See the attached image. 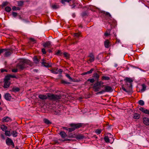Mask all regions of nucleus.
Segmentation results:
<instances>
[{"instance_id": "f257e3e1", "label": "nucleus", "mask_w": 149, "mask_h": 149, "mask_svg": "<svg viewBox=\"0 0 149 149\" xmlns=\"http://www.w3.org/2000/svg\"><path fill=\"white\" fill-rule=\"evenodd\" d=\"M47 95L43 94H40L38 95V97L41 100H45L48 98V99L53 101L58 102L61 98V95H56L53 94L47 93Z\"/></svg>"}, {"instance_id": "f03ea898", "label": "nucleus", "mask_w": 149, "mask_h": 149, "mask_svg": "<svg viewBox=\"0 0 149 149\" xmlns=\"http://www.w3.org/2000/svg\"><path fill=\"white\" fill-rule=\"evenodd\" d=\"M29 60L25 59H22L17 64V68L21 70H23L25 68L27 67V65L29 64Z\"/></svg>"}, {"instance_id": "7ed1b4c3", "label": "nucleus", "mask_w": 149, "mask_h": 149, "mask_svg": "<svg viewBox=\"0 0 149 149\" xmlns=\"http://www.w3.org/2000/svg\"><path fill=\"white\" fill-rule=\"evenodd\" d=\"M103 84V82L102 81H97L94 84L93 88L95 91H98L104 86Z\"/></svg>"}, {"instance_id": "20e7f679", "label": "nucleus", "mask_w": 149, "mask_h": 149, "mask_svg": "<svg viewBox=\"0 0 149 149\" xmlns=\"http://www.w3.org/2000/svg\"><path fill=\"white\" fill-rule=\"evenodd\" d=\"M124 81H125L126 86L128 87H130L132 88V83L133 81L132 79L130 78L126 77L124 79Z\"/></svg>"}, {"instance_id": "39448f33", "label": "nucleus", "mask_w": 149, "mask_h": 149, "mask_svg": "<svg viewBox=\"0 0 149 149\" xmlns=\"http://www.w3.org/2000/svg\"><path fill=\"white\" fill-rule=\"evenodd\" d=\"M6 144L8 146H12L11 147L14 148L15 147V145L13 140L10 138L7 137L6 140Z\"/></svg>"}, {"instance_id": "423d86ee", "label": "nucleus", "mask_w": 149, "mask_h": 149, "mask_svg": "<svg viewBox=\"0 0 149 149\" xmlns=\"http://www.w3.org/2000/svg\"><path fill=\"white\" fill-rule=\"evenodd\" d=\"M104 90H102L101 91L99 92L98 93L102 94L104 92H111L112 91V88L110 86H104Z\"/></svg>"}, {"instance_id": "0eeeda50", "label": "nucleus", "mask_w": 149, "mask_h": 149, "mask_svg": "<svg viewBox=\"0 0 149 149\" xmlns=\"http://www.w3.org/2000/svg\"><path fill=\"white\" fill-rule=\"evenodd\" d=\"M82 124L81 123H79L77 124L72 123L70 124V126L71 127H74L75 128V130L76 129H78L80 128L82 126Z\"/></svg>"}, {"instance_id": "6e6552de", "label": "nucleus", "mask_w": 149, "mask_h": 149, "mask_svg": "<svg viewBox=\"0 0 149 149\" xmlns=\"http://www.w3.org/2000/svg\"><path fill=\"white\" fill-rule=\"evenodd\" d=\"M126 88H125L123 86H122V88L124 91L129 94L131 92L132 88L128 87L126 86Z\"/></svg>"}, {"instance_id": "1a4fd4ad", "label": "nucleus", "mask_w": 149, "mask_h": 149, "mask_svg": "<svg viewBox=\"0 0 149 149\" xmlns=\"http://www.w3.org/2000/svg\"><path fill=\"white\" fill-rule=\"evenodd\" d=\"M90 58L88 61L90 63L92 62L95 60V57L93 54L92 53H90L88 56Z\"/></svg>"}, {"instance_id": "9d476101", "label": "nucleus", "mask_w": 149, "mask_h": 149, "mask_svg": "<svg viewBox=\"0 0 149 149\" xmlns=\"http://www.w3.org/2000/svg\"><path fill=\"white\" fill-rule=\"evenodd\" d=\"M43 46L45 47H47L48 48H50L52 46L51 42L50 41H47L43 44Z\"/></svg>"}, {"instance_id": "9b49d317", "label": "nucleus", "mask_w": 149, "mask_h": 149, "mask_svg": "<svg viewBox=\"0 0 149 149\" xmlns=\"http://www.w3.org/2000/svg\"><path fill=\"white\" fill-rule=\"evenodd\" d=\"M4 97L5 99L8 101H10L11 98V97L10 94L8 93L5 94Z\"/></svg>"}, {"instance_id": "f8f14e48", "label": "nucleus", "mask_w": 149, "mask_h": 149, "mask_svg": "<svg viewBox=\"0 0 149 149\" xmlns=\"http://www.w3.org/2000/svg\"><path fill=\"white\" fill-rule=\"evenodd\" d=\"M143 123L146 125H149V118L146 117L143 118Z\"/></svg>"}, {"instance_id": "ddd939ff", "label": "nucleus", "mask_w": 149, "mask_h": 149, "mask_svg": "<svg viewBox=\"0 0 149 149\" xmlns=\"http://www.w3.org/2000/svg\"><path fill=\"white\" fill-rule=\"evenodd\" d=\"M2 121L3 122H8L11 121H12V119L10 118L8 116H6L3 118Z\"/></svg>"}, {"instance_id": "4468645a", "label": "nucleus", "mask_w": 149, "mask_h": 149, "mask_svg": "<svg viewBox=\"0 0 149 149\" xmlns=\"http://www.w3.org/2000/svg\"><path fill=\"white\" fill-rule=\"evenodd\" d=\"M139 109L140 111L146 114H149V110L145 109L144 108L142 107H140Z\"/></svg>"}, {"instance_id": "2eb2a0df", "label": "nucleus", "mask_w": 149, "mask_h": 149, "mask_svg": "<svg viewBox=\"0 0 149 149\" xmlns=\"http://www.w3.org/2000/svg\"><path fill=\"white\" fill-rule=\"evenodd\" d=\"M42 61V64L45 67H47V68L51 67V66H52L51 63L49 64L45 62L44 60V59H43Z\"/></svg>"}, {"instance_id": "dca6fc26", "label": "nucleus", "mask_w": 149, "mask_h": 149, "mask_svg": "<svg viewBox=\"0 0 149 149\" xmlns=\"http://www.w3.org/2000/svg\"><path fill=\"white\" fill-rule=\"evenodd\" d=\"M10 81H4L3 87L4 88H8L10 85Z\"/></svg>"}, {"instance_id": "f3484780", "label": "nucleus", "mask_w": 149, "mask_h": 149, "mask_svg": "<svg viewBox=\"0 0 149 149\" xmlns=\"http://www.w3.org/2000/svg\"><path fill=\"white\" fill-rule=\"evenodd\" d=\"M75 138L77 139H82L84 138V136L81 134H79L76 135Z\"/></svg>"}, {"instance_id": "a211bd4d", "label": "nucleus", "mask_w": 149, "mask_h": 149, "mask_svg": "<svg viewBox=\"0 0 149 149\" xmlns=\"http://www.w3.org/2000/svg\"><path fill=\"white\" fill-rule=\"evenodd\" d=\"M5 52V53L4 56L6 57L9 56L12 54V52L7 50Z\"/></svg>"}, {"instance_id": "6ab92c4d", "label": "nucleus", "mask_w": 149, "mask_h": 149, "mask_svg": "<svg viewBox=\"0 0 149 149\" xmlns=\"http://www.w3.org/2000/svg\"><path fill=\"white\" fill-rule=\"evenodd\" d=\"M104 139L106 143H111V141L109 136H105L104 138Z\"/></svg>"}, {"instance_id": "aec40b11", "label": "nucleus", "mask_w": 149, "mask_h": 149, "mask_svg": "<svg viewBox=\"0 0 149 149\" xmlns=\"http://www.w3.org/2000/svg\"><path fill=\"white\" fill-rule=\"evenodd\" d=\"M110 43L109 41L108 40H107L104 42V45L105 48H108Z\"/></svg>"}, {"instance_id": "412c9836", "label": "nucleus", "mask_w": 149, "mask_h": 149, "mask_svg": "<svg viewBox=\"0 0 149 149\" xmlns=\"http://www.w3.org/2000/svg\"><path fill=\"white\" fill-rule=\"evenodd\" d=\"M60 135L63 138H65L67 136V134L63 131L61 132L60 133Z\"/></svg>"}, {"instance_id": "4be33fe9", "label": "nucleus", "mask_w": 149, "mask_h": 149, "mask_svg": "<svg viewBox=\"0 0 149 149\" xmlns=\"http://www.w3.org/2000/svg\"><path fill=\"white\" fill-rule=\"evenodd\" d=\"M93 77L95 78V80L98 81L99 78V75L97 73H95L93 74Z\"/></svg>"}, {"instance_id": "5701e85b", "label": "nucleus", "mask_w": 149, "mask_h": 149, "mask_svg": "<svg viewBox=\"0 0 149 149\" xmlns=\"http://www.w3.org/2000/svg\"><path fill=\"white\" fill-rule=\"evenodd\" d=\"M142 88L140 90V91L141 92H143L145 91L146 90V86L144 84H143L141 85Z\"/></svg>"}, {"instance_id": "b1692460", "label": "nucleus", "mask_w": 149, "mask_h": 149, "mask_svg": "<svg viewBox=\"0 0 149 149\" xmlns=\"http://www.w3.org/2000/svg\"><path fill=\"white\" fill-rule=\"evenodd\" d=\"M19 90L20 89L19 88L16 87H13L12 88L11 90V91L15 92H18Z\"/></svg>"}, {"instance_id": "393cba45", "label": "nucleus", "mask_w": 149, "mask_h": 149, "mask_svg": "<svg viewBox=\"0 0 149 149\" xmlns=\"http://www.w3.org/2000/svg\"><path fill=\"white\" fill-rule=\"evenodd\" d=\"M133 118L135 119H138L140 118V116L139 114L134 113L133 117Z\"/></svg>"}, {"instance_id": "a878e982", "label": "nucleus", "mask_w": 149, "mask_h": 149, "mask_svg": "<svg viewBox=\"0 0 149 149\" xmlns=\"http://www.w3.org/2000/svg\"><path fill=\"white\" fill-rule=\"evenodd\" d=\"M5 132V135L8 136H10L11 135V133L10 131L6 130Z\"/></svg>"}, {"instance_id": "bb28decb", "label": "nucleus", "mask_w": 149, "mask_h": 149, "mask_svg": "<svg viewBox=\"0 0 149 149\" xmlns=\"http://www.w3.org/2000/svg\"><path fill=\"white\" fill-rule=\"evenodd\" d=\"M11 135L12 134L13 136L14 137H16L17 136V132L15 131H12Z\"/></svg>"}, {"instance_id": "cd10ccee", "label": "nucleus", "mask_w": 149, "mask_h": 149, "mask_svg": "<svg viewBox=\"0 0 149 149\" xmlns=\"http://www.w3.org/2000/svg\"><path fill=\"white\" fill-rule=\"evenodd\" d=\"M111 29H108L106 32L104 33V35L106 36H108L110 35V32Z\"/></svg>"}, {"instance_id": "c85d7f7f", "label": "nucleus", "mask_w": 149, "mask_h": 149, "mask_svg": "<svg viewBox=\"0 0 149 149\" xmlns=\"http://www.w3.org/2000/svg\"><path fill=\"white\" fill-rule=\"evenodd\" d=\"M108 135H109V138L110 139L111 141V143H112L114 140V139L113 137V136L110 133H109Z\"/></svg>"}, {"instance_id": "c756f323", "label": "nucleus", "mask_w": 149, "mask_h": 149, "mask_svg": "<svg viewBox=\"0 0 149 149\" xmlns=\"http://www.w3.org/2000/svg\"><path fill=\"white\" fill-rule=\"evenodd\" d=\"M43 120L45 123L48 125L51 124L52 123L48 120L46 118L44 119Z\"/></svg>"}, {"instance_id": "7c9ffc66", "label": "nucleus", "mask_w": 149, "mask_h": 149, "mask_svg": "<svg viewBox=\"0 0 149 149\" xmlns=\"http://www.w3.org/2000/svg\"><path fill=\"white\" fill-rule=\"evenodd\" d=\"M1 128L3 131H5L7 128V127L4 125H1Z\"/></svg>"}, {"instance_id": "2f4dec72", "label": "nucleus", "mask_w": 149, "mask_h": 149, "mask_svg": "<svg viewBox=\"0 0 149 149\" xmlns=\"http://www.w3.org/2000/svg\"><path fill=\"white\" fill-rule=\"evenodd\" d=\"M33 61L36 64L38 63L39 62V60L37 58L36 56L34 57Z\"/></svg>"}, {"instance_id": "473e14b6", "label": "nucleus", "mask_w": 149, "mask_h": 149, "mask_svg": "<svg viewBox=\"0 0 149 149\" xmlns=\"http://www.w3.org/2000/svg\"><path fill=\"white\" fill-rule=\"evenodd\" d=\"M94 70V69L92 68L89 71L85 72L84 73V74H91L92 73V72Z\"/></svg>"}, {"instance_id": "72a5a7b5", "label": "nucleus", "mask_w": 149, "mask_h": 149, "mask_svg": "<svg viewBox=\"0 0 149 149\" xmlns=\"http://www.w3.org/2000/svg\"><path fill=\"white\" fill-rule=\"evenodd\" d=\"M88 15V13L87 11L83 12L81 14L82 16L83 17L87 16Z\"/></svg>"}, {"instance_id": "f704fd0d", "label": "nucleus", "mask_w": 149, "mask_h": 149, "mask_svg": "<svg viewBox=\"0 0 149 149\" xmlns=\"http://www.w3.org/2000/svg\"><path fill=\"white\" fill-rule=\"evenodd\" d=\"M80 34H81L80 32H78V33H74V36L75 38H78L80 36Z\"/></svg>"}, {"instance_id": "c9c22d12", "label": "nucleus", "mask_w": 149, "mask_h": 149, "mask_svg": "<svg viewBox=\"0 0 149 149\" xmlns=\"http://www.w3.org/2000/svg\"><path fill=\"white\" fill-rule=\"evenodd\" d=\"M10 78L9 75L6 76L4 79V81H9V80H10Z\"/></svg>"}, {"instance_id": "e433bc0d", "label": "nucleus", "mask_w": 149, "mask_h": 149, "mask_svg": "<svg viewBox=\"0 0 149 149\" xmlns=\"http://www.w3.org/2000/svg\"><path fill=\"white\" fill-rule=\"evenodd\" d=\"M11 8L9 6H7L5 8V10L8 12H9L11 10Z\"/></svg>"}, {"instance_id": "4c0bfd02", "label": "nucleus", "mask_w": 149, "mask_h": 149, "mask_svg": "<svg viewBox=\"0 0 149 149\" xmlns=\"http://www.w3.org/2000/svg\"><path fill=\"white\" fill-rule=\"evenodd\" d=\"M52 7L53 9H57L59 8V6L58 5L54 4L52 6Z\"/></svg>"}, {"instance_id": "58836bf2", "label": "nucleus", "mask_w": 149, "mask_h": 149, "mask_svg": "<svg viewBox=\"0 0 149 149\" xmlns=\"http://www.w3.org/2000/svg\"><path fill=\"white\" fill-rule=\"evenodd\" d=\"M51 72L55 74H58V71H57V69L55 70L53 69L52 70H51Z\"/></svg>"}, {"instance_id": "ea45409f", "label": "nucleus", "mask_w": 149, "mask_h": 149, "mask_svg": "<svg viewBox=\"0 0 149 149\" xmlns=\"http://www.w3.org/2000/svg\"><path fill=\"white\" fill-rule=\"evenodd\" d=\"M102 78L103 79L105 80H108L110 79V78L109 77L105 76H102Z\"/></svg>"}, {"instance_id": "a19ab883", "label": "nucleus", "mask_w": 149, "mask_h": 149, "mask_svg": "<svg viewBox=\"0 0 149 149\" xmlns=\"http://www.w3.org/2000/svg\"><path fill=\"white\" fill-rule=\"evenodd\" d=\"M139 105L141 106H143L144 105V103L143 100H139Z\"/></svg>"}, {"instance_id": "79ce46f5", "label": "nucleus", "mask_w": 149, "mask_h": 149, "mask_svg": "<svg viewBox=\"0 0 149 149\" xmlns=\"http://www.w3.org/2000/svg\"><path fill=\"white\" fill-rule=\"evenodd\" d=\"M63 54L64 55V56L66 58H68L69 57L70 55L68 53L66 52H65L63 53Z\"/></svg>"}, {"instance_id": "37998d69", "label": "nucleus", "mask_w": 149, "mask_h": 149, "mask_svg": "<svg viewBox=\"0 0 149 149\" xmlns=\"http://www.w3.org/2000/svg\"><path fill=\"white\" fill-rule=\"evenodd\" d=\"M87 81H89V82H90L91 83H93L95 81V79H94L92 78V79H88L87 80Z\"/></svg>"}, {"instance_id": "c03bdc74", "label": "nucleus", "mask_w": 149, "mask_h": 149, "mask_svg": "<svg viewBox=\"0 0 149 149\" xmlns=\"http://www.w3.org/2000/svg\"><path fill=\"white\" fill-rule=\"evenodd\" d=\"M12 9L13 10H20V8L19 7H16L15 6H14L12 8Z\"/></svg>"}, {"instance_id": "a18cd8bd", "label": "nucleus", "mask_w": 149, "mask_h": 149, "mask_svg": "<svg viewBox=\"0 0 149 149\" xmlns=\"http://www.w3.org/2000/svg\"><path fill=\"white\" fill-rule=\"evenodd\" d=\"M68 131L69 132H72L75 130V128H74V127H71V128H68Z\"/></svg>"}, {"instance_id": "49530a36", "label": "nucleus", "mask_w": 149, "mask_h": 149, "mask_svg": "<svg viewBox=\"0 0 149 149\" xmlns=\"http://www.w3.org/2000/svg\"><path fill=\"white\" fill-rule=\"evenodd\" d=\"M101 130L100 129H97L95 131V132L97 134H100L101 132Z\"/></svg>"}, {"instance_id": "de8ad7c7", "label": "nucleus", "mask_w": 149, "mask_h": 149, "mask_svg": "<svg viewBox=\"0 0 149 149\" xmlns=\"http://www.w3.org/2000/svg\"><path fill=\"white\" fill-rule=\"evenodd\" d=\"M71 0H61V2L62 4H64L65 2H69Z\"/></svg>"}, {"instance_id": "09e8293b", "label": "nucleus", "mask_w": 149, "mask_h": 149, "mask_svg": "<svg viewBox=\"0 0 149 149\" xmlns=\"http://www.w3.org/2000/svg\"><path fill=\"white\" fill-rule=\"evenodd\" d=\"M24 2L23 1H18L17 2V3L19 6H22L23 5Z\"/></svg>"}, {"instance_id": "8fccbe9b", "label": "nucleus", "mask_w": 149, "mask_h": 149, "mask_svg": "<svg viewBox=\"0 0 149 149\" xmlns=\"http://www.w3.org/2000/svg\"><path fill=\"white\" fill-rule=\"evenodd\" d=\"M61 83H63V84H70V83H69V82L66 81H65L64 80H62L61 81Z\"/></svg>"}, {"instance_id": "3c124183", "label": "nucleus", "mask_w": 149, "mask_h": 149, "mask_svg": "<svg viewBox=\"0 0 149 149\" xmlns=\"http://www.w3.org/2000/svg\"><path fill=\"white\" fill-rule=\"evenodd\" d=\"M6 51V49H0V54L2 53L3 52H5Z\"/></svg>"}, {"instance_id": "603ef678", "label": "nucleus", "mask_w": 149, "mask_h": 149, "mask_svg": "<svg viewBox=\"0 0 149 149\" xmlns=\"http://www.w3.org/2000/svg\"><path fill=\"white\" fill-rule=\"evenodd\" d=\"M1 70V73H3V72H7V70H6V69H3V68H2L1 69V70Z\"/></svg>"}, {"instance_id": "864d4df0", "label": "nucleus", "mask_w": 149, "mask_h": 149, "mask_svg": "<svg viewBox=\"0 0 149 149\" xmlns=\"http://www.w3.org/2000/svg\"><path fill=\"white\" fill-rule=\"evenodd\" d=\"M42 52L44 54H45L46 53L45 49L44 48L42 49Z\"/></svg>"}, {"instance_id": "5fc2aeb1", "label": "nucleus", "mask_w": 149, "mask_h": 149, "mask_svg": "<svg viewBox=\"0 0 149 149\" xmlns=\"http://www.w3.org/2000/svg\"><path fill=\"white\" fill-rule=\"evenodd\" d=\"M12 15L14 17H15L17 15V13L15 12H13Z\"/></svg>"}, {"instance_id": "6e6d98bb", "label": "nucleus", "mask_w": 149, "mask_h": 149, "mask_svg": "<svg viewBox=\"0 0 149 149\" xmlns=\"http://www.w3.org/2000/svg\"><path fill=\"white\" fill-rule=\"evenodd\" d=\"M8 4V2H3L2 3V6H5L7 5Z\"/></svg>"}, {"instance_id": "4d7b16f0", "label": "nucleus", "mask_w": 149, "mask_h": 149, "mask_svg": "<svg viewBox=\"0 0 149 149\" xmlns=\"http://www.w3.org/2000/svg\"><path fill=\"white\" fill-rule=\"evenodd\" d=\"M18 69H14L12 70V72H17L18 71Z\"/></svg>"}, {"instance_id": "13d9d810", "label": "nucleus", "mask_w": 149, "mask_h": 149, "mask_svg": "<svg viewBox=\"0 0 149 149\" xmlns=\"http://www.w3.org/2000/svg\"><path fill=\"white\" fill-rule=\"evenodd\" d=\"M66 76L68 78H69V79H70L71 80H72V79L71 78V77L69 75V74H66Z\"/></svg>"}, {"instance_id": "bf43d9fd", "label": "nucleus", "mask_w": 149, "mask_h": 149, "mask_svg": "<svg viewBox=\"0 0 149 149\" xmlns=\"http://www.w3.org/2000/svg\"><path fill=\"white\" fill-rule=\"evenodd\" d=\"M1 137L2 139H3V140L5 139V137L4 136V135L3 134H1Z\"/></svg>"}, {"instance_id": "052dcab7", "label": "nucleus", "mask_w": 149, "mask_h": 149, "mask_svg": "<svg viewBox=\"0 0 149 149\" xmlns=\"http://www.w3.org/2000/svg\"><path fill=\"white\" fill-rule=\"evenodd\" d=\"M57 71H58V72L61 73L63 72V70L61 69H59V70L57 69Z\"/></svg>"}, {"instance_id": "680f3d73", "label": "nucleus", "mask_w": 149, "mask_h": 149, "mask_svg": "<svg viewBox=\"0 0 149 149\" xmlns=\"http://www.w3.org/2000/svg\"><path fill=\"white\" fill-rule=\"evenodd\" d=\"M61 51L59 50H58V51L56 53V54L57 55H59V54L60 53Z\"/></svg>"}, {"instance_id": "e2e57ef3", "label": "nucleus", "mask_w": 149, "mask_h": 149, "mask_svg": "<svg viewBox=\"0 0 149 149\" xmlns=\"http://www.w3.org/2000/svg\"><path fill=\"white\" fill-rule=\"evenodd\" d=\"M30 40L32 42H36V40L34 39H33V38H31L30 39Z\"/></svg>"}, {"instance_id": "0e129e2a", "label": "nucleus", "mask_w": 149, "mask_h": 149, "mask_svg": "<svg viewBox=\"0 0 149 149\" xmlns=\"http://www.w3.org/2000/svg\"><path fill=\"white\" fill-rule=\"evenodd\" d=\"M106 15H109V16L110 17H111V15L110 14V13H109L108 12H106L105 13Z\"/></svg>"}, {"instance_id": "69168bd1", "label": "nucleus", "mask_w": 149, "mask_h": 149, "mask_svg": "<svg viewBox=\"0 0 149 149\" xmlns=\"http://www.w3.org/2000/svg\"><path fill=\"white\" fill-rule=\"evenodd\" d=\"M9 76H10V77H12V78H13L16 77L15 75H9Z\"/></svg>"}, {"instance_id": "338daca9", "label": "nucleus", "mask_w": 149, "mask_h": 149, "mask_svg": "<svg viewBox=\"0 0 149 149\" xmlns=\"http://www.w3.org/2000/svg\"><path fill=\"white\" fill-rule=\"evenodd\" d=\"M63 128L65 130H66L68 131V128L66 127H63Z\"/></svg>"}, {"instance_id": "774afa93", "label": "nucleus", "mask_w": 149, "mask_h": 149, "mask_svg": "<svg viewBox=\"0 0 149 149\" xmlns=\"http://www.w3.org/2000/svg\"><path fill=\"white\" fill-rule=\"evenodd\" d=\"M34 71V72H37L38 71V70H36V69H34L33 70Z\"/></svg>"}]
</instances>
